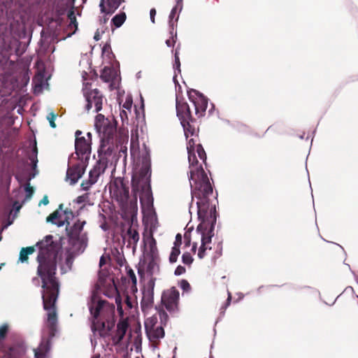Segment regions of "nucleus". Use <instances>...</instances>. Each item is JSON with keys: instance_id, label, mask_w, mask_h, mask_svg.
<instances>
[{"instance_id": "obj_1", "label": "nucleus", "mask_w": 358, "mask_h": 358, "mask_svg": "<svg viewBox=\"0 0 358 358\" xmlns=\"http://www.w3.org/2000/svg\"><path fill=\"white\" fill-rule=\"evenodd\" d=\"M176 112L183 128L187 141V150L189 163V183L192 189V202L189 205L190 214L196 213L201 222L196 229V234L200 238V245L197 256L203 259L212 249V238L214 236L215 222V207L210 203L209 196L213 194V188L202 166L199 165L197 157L203 162L206 153L201 145H196L197 136L196 130L190 124L192 115L187 103L176 96Z\"/></svg>"}, {"instance_id": "obj_2", "label": "nucleus", "mask_w": 358, "mask_h": 358, "mask_svg": "<svg viewBox=\"0 0 358 358\" xmlns=\"http://www.w3.org/2000/svg\"><path fill=\"white\" fill-rule=\"evenodd\" d=\"M38 274L43 282L42 299L43 308L47 311V324L52 329L57 322L55 307L59 292V284L55 276L59 253L57 245L54 243L52 236L38 243Z\"/></svg>"}, {"instance_id": "obj_3", "label": "nucleus", "mask_w": 358, "mask_h": 358, "mask_svg": "<svg viewBox=\"0 0 358 358\" xmlns=\"http://www.w3.org/2000/svg\"><path fill=\"white\" fill-rule=\"evenodd\" d=\"M131 155L136 162L132 176V190L135 194L134 209L137 210L136 196L138 194L144 218L147 220H155V213L153 209V199L150 185L151 176L150 151L145 145L139 149L132 145Z\"/></svg>"}, {"instance_id": "obj_4", "label": "nucleus", "mask_w": 358, "mask_h": 358, "mask_svg": "<svg viewBox=\"0 0 358 358\" xmlns=\"http://www.w3.org/2000/svg\"><path fill=\"white\" fill-rule=\"evenodd\" d=\"M88 305L94 318L92 330L101 336H108L114 326V306L102 300L98 293H93Z\"/></svg>"}, {"instance_id": "obj_5", "label": "nucleus", "mask_w": 358, "mask_h": 358, "mask_svg": "<svg viewBox=\"0 0 358 358\" xmlns=\"http://www.w3.org/2000/svg\"><path fill=\"white\" fill-rule=\"evenodd\" d=\"M85 224V221L78 220L72 227L67 229L69 243L71 246L66 250L64 262L62 255H59L62 273L71 269L73 256L83 252L87 247L88 238L87 233L83 231Z\"/></svg>"}, {"instance_id": "obj_6", "label": "nucleus", "mask_w": 358, "mask_h": 358, "mask_svg": "<svg viewBox=\"0 0 358 358\" xmlns=\"http://www.w3.org/2000/svg\"><path fill=\"white\" fill-rule=\"evenodd\" d=\"M95 129L101 138V145L99 150L103 152L115 153L113 137L116 132L115 122L112 119L105 118L99 114L96 116Z\"/></svg>"}, {"instance_id": "obj_7", "label": "nucleus", "mask_w": 358, "mask_h": 358, "mask_svg": "<svg viewBox=\"0 0 358 358\" xmlns=\"http://www.w3.org/2000/svg\"><path fill=\"white\" fill-rule=\"evenodd\" d=\"M82 64L85 65L87 67V70H83L81 73L83 81V92L87 101L85 108L87 111L94 109V112H99L102 108V95L96 89L91 90L90 80L94 77V72L91 69L90 64L87 61H83L80 63V65Z\"/></svg>"}, {"instance_id": "obj_8", "label": "nucleus", "mask_w": 358, "mask_h": 358, "mask_svg": "<svg viewBox=\"0 0 358 358\" xmlns=\"http://www.w3.org/2000/svg\"><path fill=\"white\" fill-rule=\"evenodd\" d=\"M99 159L89 173V185L96 183L99 176L103 174L108 166L112 164L115 157V153L103 152L99 150Z\"/></svg>"}, {"instance_id": "obj_9", "label": "nucleus", "mask_w": 358, "mask_h": 358, "mask_svg": "<svg viewBox=\"0 0 358 358\" xmlns=\"http://www.w3.org/2000/svg\"><path fill=\"white\" fill-rule=\"evenodd\" d=\"M188 96L194 108L195 115L198 118L203 117L206 114L208 105V99L206 97L195 90L188 91Z\"/></svg>"}, {"instance_id": "obj_10", "label": "nucleus", "mask_w": 358, "mask_h": 358, "mask_svg": "<svg viewBox=\"0 0 358 358\" xmlns=\"http://www.w3.org/2000/svg\"><path fill=\"white\" fill-rule=\"evenodd\" d=\"M159 258L143 257L138 273L144 278H153L152 275L159 272Z\"/></svg>"}, {"instance_id": "obj_11", "label": "nucleus", "mask_w": 358, "mask_h": 358, "mask_svg": "<svg viewBox=\"0 0 358 358\" xmlns=\"http://www.w3.org/2000/svg\"><path fill=\"white\" fill-rule=\"evenodd\" d=\"M179 292L175 287L165 291L162 296V301L169 311H174L178 306Z\"/></svg>"}, {"instance_id": "obj_12", "label": "nucleus", "mask_w": 358, "mask_h": 358, "mask_svg": "<svg viewBox=\"0 0 358 358\" xmlns=\"http://www.w3.org/2000/svg\"><path fill=\"white\" fill-rule=\"evenodd\" d=\"M155 279H149L146 286L143 290V296L141 300V308L143 311L148 310L153 303L154 299Z\"/></svg>"}, {"instance_id": "obj_13", "label": "nucleus", "mask_w": 358, "mask_h": 358, "mask_svg": "<svg viewBox=\"0 0 358 358\" xmlns=\"http://www.w3.org/2000/svg\"><path fill=\"white\" fill-rule=\"evenodd\" d=\"M129 324L126 320H121L117 325V329L115 334L112 336L113 342L115 345H118L122 343L126 347L128 345V339L124 340V336L128 330Z\"/></svg>"}, {"instance_id": "obj_14", "label": "nucleus", "mask_w": 358, "mask_h": 358, "mask_svg": "<svg viewBox=\"0 0 358 358\" xmlns=\"http://www.w3.org/2000/svg\"><path fill=\"white\" fill-rule=\"evenodd\" d=\"M143 257L159 258L158 250L157 248L156 241L150 234L145 236Z\"/></svg>"}, {"instance_id": "obj_15", "label": "nucleus", "mask_w": 358, "mask_h": 358, "mask_svg": "<svg viewBox=\"0 0 358 358\" xmlns=\"http://www.w3.org/2000/svg\"><path fill=\"white\" fill-rule=\"evenodd\" d=\"M29 159L33 166V169H34L33 172L29 173L28 174H27V173H22L17 174L16 176V178L20 184L23 183L25 181L31 180L36 175V171L35 169L36 167V164L38 162V159H37V148L36 146H34V148H33L32 153L29 157Z\"/></svg>"}, {"instance_id": "obj_16", "label": "nucleus", "mask_w": 358, "mask_h": 358, "mask_svg": "<svg viewBox=\"0 0 358 358\" xmlns=\"http://www.w3.org/2000/svg\"><path fill=\"white\" fill-rule=\"evenodd\" d=\"M71 216V213H68L63 210H56L47 217V222H52L58 227H62L64 226L66 223H68V220Z\"/></svg>"}, {"instance_id": "obj_17", "label": "nucleus", "mask_w": 358, "mask_h": 358, "mask_svg": "<svg viewBox=\"0 0 358 358\" xmlns=\"http://www.w3.org/2000/svg\"><path fill=\"white\" fill-rule=\"evenodd\" d=\"M81 134L80 131L76 132V141H75V149L76 152L78 155H83L90 152L91 147L89 140H87L85 137H79Z\"/></svg>"}, {"instance_id": "obj_18", "label": "nucleus", "mask_w": 358, "mask_h": 358, "mask_svg": "<svg viewBox=\"0 0 358 358\" xmlns=\"http://www.w3.org/2000/svg\"><path fill=\"white\" fill-rule=\"evenodd\" d=\"M34 91L35 94H40L48 87V78L41 71L38 72L33 79Z\"/></svg>"}, {"instance_id": "obj_19", "label": "nucleus", "mask_w": 358, "mask_h": 358, "mask_svg": "<svg viewBox=\"0 0 358 358\" xmlns=\"http://www.w3.org/2000/svg\"><path fill=\"white\" fill-rule=\"evenodd\" d=\"M84 173V170L79 165L69 167L66 171V180L71 184L76 183Z\"/></svg>"}, {"instance_id": "obj_20", "label": "nucleus", "mask_w": 358, "mask_h": 358, "mask_svg": "<svg viewBox=\"0 0 358 358\" xmlns=\"http://www.w3.org/2000/svg\"><path fill=\"white\" fill-rule=\"evenodd\" d=\"M122 0H107V8L104 6V0H101L99 7L102 13H113L120 5Z\"/></svg>"}, {"instance_id": "obj_21", "label": "nucleus", "mask_w": 358, "mask_h": 358, "mask_svg": "<svg viewBox=\"0 0 358 358\" xmlns=\"http://www.w3.org/2000/svg\"><path fill=\"white\" fill-rule=\"evenodd\" d=\"M181 243L182 236L180 234H178L176 236V240L169 256V261L171 263H174L177 261L178 257L180 253V245H181Z\"/></svg>"}, {"instance_id": "obj_22", "label": "nucleus", "mask_w": 358, "mask_h": 358, "mask_svg": "<svg viewBox=\"0 0 358 358\" xmlns=\"http://www.w3.org/2000/svg\"><path fill=\"white\" fill-rule=\"evenodd\" d=\"M109 190L110 194L116 196L117 199L120 197L121 200L127 199L128 196V190L121 183L120 187H117L115 184H111L109 186Z\"/></svg>"}, {"instance_id": "obj_23", "label": "nucleus", "mask_w": 358, "mask_h": 358, "mask_svg": "<svg viewBox=\"0 0 358 358\" xmlns=\"http://www.w3.org/2000/svg\"><path fill=\"white\" fill-rule=\"evenodd\" d=\"M101 286L103 287L101 281H100ZM106 288L102 287L101 292H102L106 296L113 297L117 294V288L114 283V281L111 278L106 280Z\"/></svg>"}, {"instance_id": "obj_24", "label": "nucleus", "mask_w": 358, "mask_h": 358, "mask_svg": "<svg viewBox=\"0 0 358 358\" xmlns=\"http://www.w3.org/2000/svg\"><path fill=\"white\" fill-rule=\"evenodd\" d=\"M182 9V0H177L176 6L172 8L171 13L169 15V26L173 29L174 23L173 22V19H175V22H176L178 20L179 13Z\"/></svg>"}, {"instance_id": "obj_25", "label": "nucleus", "mask_w": 358, "mask_h": 358, "mask_svg": "<svg viewBox=\"0 0 358 358\" xmlns=\"http://www.w3.org/2000/svg\"><path fill=\"white\" fill-rule=\"evenodd\" d=\"M146 333L150 340L159 339L164 336V331L161 326H157Z\"/></svg>"}, {"instance_id": "obj_26", "label": "nucleus", "mask_w": 358, "mask_h": 358, "mask_svg": "<svg viewBox=\"0 0 358 358\" xmlns=\"http://www.w3.org/2000/svg\"><path fill=\"white\" fill-rule=\"evenodd\" d=\"M49 350V343L48 342H43L41 343L39 347L34 350L35 352V358H45V354Z\"/></svg>"}, {"instance_id": "obj_27", "label": "nucleus", "mask_w": 358, "mask_h": 358, "mask_svg": "<svg viewBox=\"0 0 358 358\" xmlns=\"http://www.w3.org/2000/svg\"><path fill=\"white\" fill-rule=\"evenodd\" d=\"M120 104L122 106V108H125L129 113H131L133 100L130 94H127L124 97L120 98Z\"/></svg>"}, {"instance_id": "obj_28", "label": "nucleus", "mask_w": 358, "mask_h": 358, "mask_svg": "<svg viewBox=\"0 0 358 358\" xmlns=\"http://www.w3.org/2000/svg\"><path fill=\"white\" fill-rule=\"evenodd\" d=\"M127 236L130 244L136 245L139 240V234L133 227L129 228L127 231Z\"/></svg>"}, {"instance_id": "obj_29", "label": "nucleus", "mask_w": 358, "mask_h": 358, "mask_svg": "<svg viewBox=\"0 0 358 358\" xmlns=\"http://www.w3.org/2000/svg\"><path fill=\"white\" fill-rule=\"evenodd\" d=\"M34 252V247H27L25 248H22L20 252L19 261L22 263L27 262L28 259V256L29 255L33 254Z\"/></svg>"}, {"instance_id": "obj_30", "label": "nucleus", "mask_w": 358, "mask_h": 358, "mask_svg": "<svg viewBox=\"0 0 358 358\" xmlns=\"http://www.w3.org/2000/svg\"><path fill=\"white\" fill-rule=\"evenodd\" d=\"M157 317L156 315L151 316L148 317L145 321V329L146 332L148 331H151L152 329L157 327Z\"/></svg>"}, {"instance_id": "obj_31", "label": "nucleus", "mask_w": 358, "mask_h": 358, "mask_svg": "<svg viewBox=\"0 0 358 358\" xmlns=\"http://www.w3.org/2000/svg\"><path fill=\"white\" fill-rule=\"evenodd\" d=\"M126 20V15L124 13L116 15L112 19V22L115 26V27L118 28L122 25Z\"/></svg>"}, {"instance_id": "obj_32", "label": "nucleus", "mask_w": 358, "mask_h": 358, "mask_svg": "<svg viewBox=\"0 0 358 358\" xmlns=\"http://www.w3.org/2000/svg\"><path fill=\"white\" fill-rule=\"evenodd\" d=\"M180 63L179 57H178V52L177 51H176V53H175V64H174L175 75H174V76L173 78V82L175 83L176 85L178 84V81L176 80V77H177L176 71H178V72L179 73H180Z\"/></svg>"}, {"instance_id": "obj_33", "label": "nucleus", "mask_w": 358, "mask_h": 358, "mask_svg": "<svg viewBox=\"0 0 358 358\" xmlns=\"http://www.w3.org/2000/svg\"><path fill=\"white\" fill-rule=\"evenodd\" d=\"M127 275H128L129 279L132 282L131 289H132L133 292H136L137 291V287H136L137 279H136V275H135L134 271L131 269H129L127 272Z\"/></svg>"}, {"instance_id": "obj_34", "label": "nucleus", "mask_w": 358, "mask_h": 358, "mask_svg": "<svg viewBox=\"0 0 358 358\" xmlns=\"http://www.w3.org/2000/svg\"><path fill=\"white\" fill-rule=\"evenodd\" d=\"M24 191L26 192L25 200L30 199L34 192V187H31L29 183H27L24 186Z\"/></svg>"}, {"instance_id": "obj_35", "label": "nucleus", "mask_w": 358, "mask_h": 358, "mask_svg": "<svg viewBox=\"0 0 358 358\" xmlns=\"http://www.w3.org/2000/svg\"><path fill=\"white\" fill-rule=\"evenodd\" d=\"M57 115L53 112H50L48 113L47 116V120H48L50 125L52 128H55L56 124L55 123V120H56Z\"/></svg>"}, {"instance_id": "obj_36", "label": "nucleus", "mask_w": 358, "mask_h": 358, "mask_svg": "<svg viewBox=\"0 0 358 358\" xmlns=\"http://www.w3.org/2000/svg\"><path fill=\"white\" fill-rule=\"evenodd\" d=\"M182 260L185 264L190 265L193 262V258L189 252H185L182 256Z\"/></svg>"}, {"instance_id": "obj_37", "label": "nucleus", "mask_w": 358, "mask_h": 358, "mask_svg": "<svg viewBox=\"0 0 358 358\" xmlns=\"http://www.w3.org/2000/svg\"><path fill=\"white\" fill-rule=\"evenodd\" d=\"M131 114V113H129V111L127 109L122 108V110L120 113L122 121L123 122H127L129 120V116Z\"/></svg>"}, {"instance_id": "obj_38", "label": "nucleus", "mask_w": 358, "mask_h": 358, "mask_svg": "<svg viewBox=\"0 0 358 358\" xmlns=\"http://www.w3.org/2000/svg\"><path fill=\"white\" fill-rule=\"evenodd\" d=\"M111 70L109 68H104L101 75V78L106 82H108L110 80V76H109V73H110Z\"/></svg>"}, {"instance_id": "obj_39", "label": "nucleus", "mask_w": 358, "mask_h": 358, "mask_svg": "<svg viewBox=\"0 0 358 358\" xmlns=\"http://www.w3.org/2000/svg\"><path fill=\"white\" fill-rule=\"evenodd\" d=\"M88 199H89V195L87 194H85L83 195H81V196H78L75 201L78 203V204H81V203H85L86 201H88Z\"/></svg>"}, {"instance_id": "obj_40", "label": "nucleus", "mask_w": 358, "mask_h": 358, "mask_svg": "<svg viewBox=\"0 0 358 358\" xmlns=\"http://www.w3.org/2000/svg\"><path fill=\"white\" fill-rule=\"evenodd\" d=\"M180 287L182 289H183L184 291H189L190 289V285L189 283L185 280H182L180 282Z\"/></svg>"}, {"instance_id": "obj_41", "label": "nucleus", "mask_w": 358, "mask_h": 358, "mask_svg": "<svg viewBox=\"0 0 358 358\" xmlns=\"http://www.w3.org/2000/svg\"><path fill=\"white\" fill-rule=\"evenodd\" d=\"M7 330H8V326L6 324L2 325L0 327V341L4 338L7 332Z\"/></svg>"}, {"instance_id": "obj_42", "label": "nucleus", "mask_w": 358, "mask_h": 358, "mask_svg": "<svg viewBox=\"0 0 358 358\" xmlns=\"http://www.w3.org/2000/svg\"><path fill=\"white\" fill-rule=\"evenodd\" d=\"M185 272V268L182 266H178L175 270V274L176 275H180Z\"/></svg>"}, {"instance_id": "obj_43", "label": "nucleus", "mask_w": 358, "mask_h": 358, "mask_svg": "<svg viewBox=\"0 0 358 358\" xmlns=\"http://www.w3.org/2000/svg\"><path fill=\"white\" fill-rule=\"evenodd\" d=\"M108 260V257L101 256L99 261V266L100 267H102L103 265H105Z\"/></svg>"}, {"instance_id": "obj_44", "label": "nucleus", "mask_w": 358, "mask_h": 358, "mask_svg": "<svg viewBox=\"0 0 358 358\" xmlns=\"http://www.w3.org/2000/svg\"><path fill=\"white\" fill-rule=\"evenodd\" d=\"M156 15V10L152 8L150 11V20L152 23H155V16Z\"/></svg>"}, {"instance_id": "obj_45", "label": "nucleus", "mask_w": 358, "mask_h": 358, "mask_svg": "<svg viewBox=\"0 0 358 358\" xmlns=\"http://www.w3.org/2000/svg\"><path fill=\"white\" fill-rule=\"evenodd\" d=\"M175 43H176V40L174 39L173 37H172V38H171V39H168L166 41V44L168 47L173 46Z\"/></svg>"}, {"instance_id": "obj_46", "label": "nucleus", "mask_w": 358, "mask_h": 358, "mask_svg": "<svg viewBox=\"0 0 358 358\" xmlns=\"http://www.w3.org/2000/svg\"><path fill=\"white\" fill-rule=\"evenodd\" d=\"M69 18L71 20L70 26H73V27H76L77 25L76 24V18L73 13L69 15Z\"/></svg>"}, {"instance_id": "obj_47", "label": "nucleus", "mask_w": 358, "mask_h": 358, "mask_svg": "<svg viewBox=\"0 0 358 358\" xmlns=\"http://www.w3.org/2000/svg\"><path fill=\"white\" fill-rule=\"evenodd\" d=\"M115 301H116V303L117 305V310H118L120 314L122 315V307L120 306V302L119 297H117L115 299Z\"/></svg>"}, {"instance_id": "obj_48", "label": "nucleus", "mask_w": 358, "mask_h": 358, "mask_svg": "<svg viewBox=\"0 0 358 358\" xmlns=\"http://www.w3.org/2000/svg\"><path fill=\"white\" fill-rule=\"evenodd\" d=\"M49 203L48 198L47 196H44L42 200L40 201L39 205H47Z\"/></svg>"}, {"instance_id": "obj_49", "label": "nucleus", "mask_w": 358, "mask_h": 358, "mask_svg": "<svg viewBox=\"0 0 358 358\" xmlns=\"http://www.w3.org/2000/svg\"><path fill=\"white\" fill-rule=\"evenodd\" d=\"M94 38L96 41L100 40V38H101V32L99 30H97L96 31V33H95V34L94 36Z\"/></svg>"}, {"instance_id": "obj_50", "label": "nucleus", "mask_w": 358, "mask_h": 358, "mask_svg": "<svg viewBox=\"0 0 358 358\" xmlns=\"http://www.w3.org/2000/svg\"><path fill=\"white\" fill-rule=\"evenodd\" d=\"M197 245H198V243H196V242H194V243H193L192 248V251L193 252H196V248H197Z\"/></svg>"}, {"instance_id": "obj_51", "label": "nucleus", "mask_w": 358, "mask_h": 358, "mask_svg": "<svg viewBox=\"0 0 358 358\" xmlns=\"http://www.w3.org/2000/svg\"><path fill=\"white\" fill-rule=\"evenodd\" d=\"M231 294L229 292H228V298H227V306H229V303H230V301H231Z\"/></svg>"}, {"instance_id": "obj_52", "label": "nucleus", "mask_w": 358, "mask_h": 358, "mask_svg": "<svg viewBox=\"0 0 358 358\" xmlns=\"http://www.w3.org/2000/svg\"><path fill=\"white\" fill-rule=\"evenodd\" d=\"M14 206L16 208L17 211H18L20 209V208H21V206L18 205V203L17 202H15L14 203Z\"/></svg>"}, {"instance_id": "obj_53", "label": "nucleus", "mask_w": 358, "mask_h": 358, "mask_svg": "<svg viewBox=\"0 0 358 358\" xmlns=\"http://www.w3.org/2000/svg\"><path fill=\"white\" fill-rule=\"evenodd\" d=\"M136 76L137 78H141V71L138 72Z\"/></svg>"}, {"instance_id": "obj_54", "label": "nucleus", "mask_w": 358, "mask_h": 358, "mask_svg": "<svg viewBox=\"0 0 358 358\" xmlns=\"http://www.w3.org/2000/svg\"><path fill=\"white\" fill-rule=\"evenodd\" d=\"M106 51H107V50H106V47H104V48H103V55H104V54L106 52Z\"/></svg>"}, {"instance_id": "obj_55", "label": "nucleus", "mask_w": 358, "mask_h": 358, "mask_svg": "<svg viewBox=\"0 0 358 358\" xmlns=\"http://www.w3.org/2000/svg\"><path fill=\"white\" fill-rule=\"evenodd\" d=\"M82 186L83 187V189H87L89 187V186L85 187L84 183L82 184Z\"/></svg>"}, {"instance_id": "obj_56", "label": "nucleus", "mask_w": 358, "mask_h": 358, "mask_svg": "<svg viewBox=\"0 0 358 358\" xmlns=\"http://www.w3.org/2000/svg\"><path fill=\"white\" fill-rule=\"evenodd\" d=\"M242 297H243L242 295H240L239 299H242Z\"/></svg>"}, {"instance_id": "obj_57", "label": "nucleus", "mask_w": 358, "mask_h": 358, "mask_svg": "<svg viewBox=\"0 0 358 358\" xmlns=\"http://www.w3.org/2000/svg\"><path fill=\"white\" fill-rule=\"evenodd\" d=\"M129 306L131 307V305L128 302Z\"/></svg>"}, {"instance_id": "obj_58", "label": "nucleus", "mask_w": 358, "mask_h": 358, "mask_svg": "<svg viewBox=\"0 0 358 358\" xmlns=\"http://www.w3.org/2000/svg\"><path fill=\"white\" fill-rule=\"evenodd\" d=\"M357 282H358V280H357Z\"/></svg>"}]
</instances>
